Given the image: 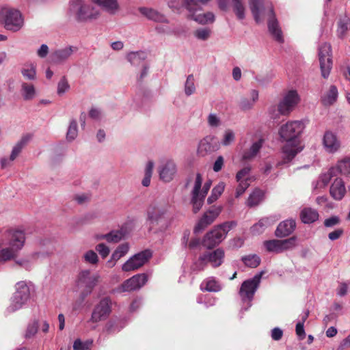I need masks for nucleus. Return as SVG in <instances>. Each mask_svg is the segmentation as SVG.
Returning a JSON list of instances; mask_svg holds the SVG:
<instances>
[{
    "instance_id": "nucleus-2",
    "label": "nucleus",
    "mask_w": 350,
    "mask_h": 350,
    "mask_svg": "<svg viewBox=\"0 0 350 350\" xmlns=\"http://www.w3.org/2000/svg\"><path fill=\"white\" fill-rule=\"evenodd\" d=\"M249 5L252 14L256 23H260L262 21L264 15L267 14L268 16V29L270 33L277 42L282 43L284 42L282 31L275 18L271 4L267 5V12L265 11L262 0H249Z\"/></svg>"
},
{
    "instance_id": "nucleus-3",
    "label": "nucleus",
    "mask_w": 350,
    "mask_h": 350,
    "mask_svg": "<svg viewBox=\"0 0 350 350\" xmlns=\"http://www.w3.org/2000/svg\"><path fill=\"white\" fill-rule=\"evenodd\" d=\"M68 14L78 23H88L99 16V11L84 0H70Z\"/></svg>"
},
{
    "instance_id": "nucleus-21",
    "label": "nucleus",
    "mask_w": 350,
    "mask_h": 350,
    "mask_svg": "<svg viewBox=\"0 0 350 350\" xmlns=\"http://www.w3.org/2000/svg\"><path fill=\"white\" fill-rule=\"evenodd\" d=\"M347 193V189L344 180L341 177H336L329 187L331 197L336 201L342 200Z\"/></svg>"
},
{
    "instance_id": "nucleus-15",
    "label": "nucleus",
    "mask_w": 350,
    "mask_h": 350,
    "mask_svg": "<svg viewBox=\"0 0 350 350\" xmlns=\"http://www.w3.org/2000/svg\"><path fill=\"white\" fill-rule=\"evenodd\" d=\"M169 210V205L165 202H154L147 208V221L150 224H157Z\"/></svg>"
},
{
    "instance_id": "nucleus-31",
    "label": "nucleus",
    "mask_w": 350,
    "mask_h": 350,
    "mask_svg": "<svg viewBox=\"0 0 350 350\" xmlns=\"http://www.w3.org/2000/svg\"><path fill=\"white\" fill-rule=\"evenodd\" d=\"M349 30H350V18L345 13L338 17L336 30L337 36L340 38H343Z\"/></svg>"
},
{
    "instance_id": "nucleus-63",
    "label": "nucleus",
    "mask_w": 350,
    "mask_h": 350,
    "mask_svg": "<svg viewBox=\"0 0 350 350\" xmlns=\"http://www.w3.org/2000/svg\"><path fill=\"white\" fill-rule=\"evenodd\" d=\"M254 105L253 101L249 98H243L240 101L239 107L243 110H249L252 108Z\"/></svg>"
},
{
    "instance_id": "nucleus-40",
    "label": "nucleus",
    "mask_w": 350,
    "mask_h": 350,
    "mask_svg": "<svg viewBox=\"0 0 350 350\" xmlns=\"http://www.w3.org/2000/svg\"><path fill=\"white\" fill-rule=\"evenodd\" d=\"M146 57V53L142 51H132L126 55L127 60L133 66H139Z\"/></svg>"
},
{
    "instance_id": "nucleus-13",
    "label": "nucleus",
    "mask_w": 350,
    "mask_h": 350,
    "mask_svg": "<svg viewBox=\"0 0 350 350\" xmlns=\"http://www.w3.org/2000/svg\"><path fill=\"white\" fill-rule=\"evenodd\" d=\"M152 257V252L149 250H145L132 256L122 265V270L124 272H130L139 269Z\"/></svg>"
},
{
    "instance_id": "nucleus-14",
    "label": "nucleus",
    "mask_w": 350,
    "mask_h": 350,
    "mask_svg": "<svg viewBox=\"0 0 350 350\" xmlns=\"http://www.w3.org/2000/svg\"><path fill=\"white\" fill-rule=\"evenodd\" d=\"M112 302L109 297L102 298L94 306L90 321L98 323L106 319L111 312Z\"/></svg>"
},
{
    "instance_id": "nucleus-50",
    "label": "nucleus",
    "mask_w": 350,
    "mask_h": 350,
    "mask_svg": "<svg viewBox=\"0 0 350 350\" xmlns=\"http://www.w3.org/2000/svg\"><path fill=\"white\" fill-rule=\"evenodd\" d=\"M78 135V126L76 120L72 119L70 122V124L66 133V139L71 142L76 139Z\"/></svg>"
},
{
    "instance_id": "nucleus-19",
    "label": "nucleus",
    "mask_w": 350,
    "mask_h": 350,
    "mask_svg": "<svg viewBox=\"0 0 350 350\" xmlns=\"http://www.w3.org/2000/svg\"><path fill=\"white\" fill-rule=\"evenodd\" d=\"M222 207L221 206H213L206 212L204 213L202 217L198 221L194 228V232L199 233L204 230L208 226L211 225L221 212Z\"/></svg>"
},
{
    "instance_id": "nucleus-28",
    "label": "nucleus",
    "mask_w": 350,
    "mask_h": 350,
    "mask_svg": "<svg viewBox=\"0 0 350 350\" xmlns=\"http://www.w3.org/2000/svg\"><path fill=\"white\" fill-rule=\"evenodd\" d=\"M338 91L334 85H331L328 90L325 91L321 96V101L324 106L334 105L338 99Z\"/></svg>"
},
{
    "instance_id": "nucleus-60",
    "label": "nucleus",
    "mask_w": 350,
    "mask_h": 350,
    "mask_svg": "<svg viewBox=\"0 0 350 350\" xmlns=\"http://www.w3.org/2000/svg\"><path fill=\"white\" fill-rule=\"evenodd\" d=\"M168 7L174 12H179L182 8H184L183 1L180 2L179 0H171L167 3Z\"/></svg>"
},
{
    "instance_id": "nucleus-12",
    "label": "nucleus",
    "mask_w": 350,
    "mask_h": 350,
    "mask_svg": "<svg viewBox=\"0 0 350 350\" xmlns=\"http://www.w3.org/2000/svg\"><path fill=\"white\" fill-rule=\"evenodd\" d=\"M319 61L322 77L327 79L332 68V47L325 42L319 47Z\"/></svg>"
},
{
    "instance_id": "nucleus-10",
    "label": "nucleus",
    "mask_w": 350,
    "mask_h": 350,
    "mask_svg": "<svg viewBox=\"0 0 350 350\" xmlns=\"http://www.w3.org/2000/svg\"><path fill=\"white\" fill-rule=\"evenodd\" d=\"M202 178L200 174L198 173L195 179L194 186L191 191V204L193 212L198 213L204 204V198L206 196L211 186V181L207 180L202 187Z\"/></svg>"
},
{
    "instance_id": "nucleus-26",
    "label": "nucleus",
    "mask_w": 350,
    "mask_h": 350,
    "mask_svg": "<svg viewBox=\"0 0 350 350\" xmlns=\"http://www.w3.org/2000/svg\"><path fill=\"white\" fill-rule=\"evenodd\" d=\"M204 254L208 264H210L214 268L219 267L223 263L225 257L224 251L220 248L214 251L206 252Z\"/></svg>"
},
{
    "instance_id": "nucleus-18",
    "label": "nucleus",
    "mask_w": 350,
    "mask_h": 350,
    "mask_svg": "<svg viewBox=\"0 0 350 350\" xmlns=\"http://www.w3.org/2000/svg\"><path fill=\"white\" fill-rule=\"evenodd\" d=\"M146 273H138L126 280L118 288L120 292H131L138 291L148 282Z\"/></svg>"
},
{
    "instance_id": "nucleus-64",
    "label": "nucleus",
    "mask_w": 350,
    "mask_h": 350,
    "mask_svg": "<svg viewBox=\"0 0 350 350\" xmlns=\"http://www.w3.org/2000/svg\"><path fill=\"white\" fill-rule=\"evenodd\" d=\"M283 336V331L280 327H274L271 331V336L273 340H280Z\"/></svg>"
},
{
    "instance_id": "nucleus-57",
    "label": "nucleus",
    "mask_w": 350,
    "mask_h": 350,
    "mask_svg": "<svg viewBox=\"0 0 350 350\" xmlns=\"http://www.w3.org/2000/svg\"><path fill=\"white\" fill-rule=\"evenodd\" d=\"M38 321H33L32 323H29L27 326L25 337L31 338L38 331Z\"/></svg>"
},
{
    "instance_id": "nucleus-42",
    "label": "nucleus",
    "mask_w": 350,
    "mask_h": 350,
    "mask_svg": "<svg viewBox=\"0 0 350 350\" xmlns=\"http://www.w3.org/2000/svg\"><path fill=\"white\" fill-rule=\"evenodd\" d=\"M124 234L121 230H112L110 232L97 237L98 239H105L109 243H118L122 240Z\"/></svg>"
},
{
    "instance_id": "nucleus-32",
    "label": "nucleus",
    "mask_w": 350,
    "mask_h": 350,
    "mask_svg": "<svg viewBox=\"0 0 350 350\" xmlns=\"http://www.w3.org/2000/svg\"><path fill=\"white\" fill-rule=\"evenodd\" d=\"M335 168L336 174H340L344 176H350V157L346 156L338 160L336 163L333 165Z\"/></svg>"
},
{
    "instance_id": "nucleus-39",
    "label": "nucleus",
    "mask_w": 350,
    "mask_h": 350,
    "mask_svg": "<svg viewBox=\"0 0 350 350\" xmlns=\"http://www.w3.org/2000/svg\"><path fill=\"white\" fill-rule=\"evenodd\" d=\"M232 4V10L237 18L239 21L245 18L246 6L244 0H231Z\"/></svg>"
},
{
    "instance_id": "nucleus-9",
    "label": "nucleus",
    "mask_w": 350,
    "mask_h": 350,
    "mask_svg": "<svg viewBox=\"0 0 350 350\" xmlns=\"http://www.w3.org/2000/svg\"><path fill=\"white\" fill-rule=\"evenodd\" d=\"M0 23L4 25L7 30L16 32L23 27L24 19L18 10L4 7L0 9Z\"/></svg>"
},
{
    "instance_id": "nucleus-25",
    "label": "nucleus",
    "mask_w": 350,
    "mask_h": 350,
    "mask_svg": "<svg viewBox=\"0 0 350 350\" xmlns=\"http://www.w3.org/2000/svg\"><path fill=\"white\" fill-rule=\"evenodd\" d=\"M295 227L296 222L294 219H286L278 224L275 234L280 238L287 237L295 230Z\"/></svg>"
},
{
    "instance_id": "nucleus-56",
    "label": "nucleus",
    "mask_w": 350,
    "mask_h": 350,
    "mask_svg": "<svg viewBox=\"0 0 350 350\" xmlns=\"http://www.w3.org/2000/svg\"><path fill=\"white\" fill-rule=\"evenodd\" d=\"M237 182L239 183V185L237 186L235 191V197L237 198L241 196L250 186V183L247 180Z\"/></svg>"
},
{
    "instance_id": "nucleus-5",
    "label": "nucleus",
    "mask_w": 350,
    "mask_h": 350,
    "mask_svg": "<svg viewBox=\"0 0 350 350\" xmlns=\"http://www.w3.org/2000/svg\"><path fill=\"white\" fill-rule=\"evenodd\" d=\"M264 272L256 273L253 278L245 280L239 291L242 306L241 312L247 311L252 306V301L259 286Z\"/></svg>"
},
{
    "instance_id": "nucleus-1",
    "label": "nucleus",
    "mask_w": 350,
    "mask_h": 350,
    "mask_svg": "<svg viewBox=\"0 0 350 350\" xmlns=\"http://www.w3.org/2000/svg\"><path fill=\"white\" fill-rule=\"evenodd\" d=\"M304 129L303 122L289 121L282 125L279 130L281 139L285 142L282 148V161L281 163L291 162L295 157L303 150L300 135Z\"/></svg>"
},
{
    "instance_id": "nucleus-54",
    "label": "nucleus",
    "mask_w": 350,
    "mask_h": 350,
    "mask_svg": "<svg viewBox=\"0 0 350 350\" xmlns=\"http://www.w3.org/2000/svg\"><path fill=\"white\" fill-rule=\"evenodd\" d=\"M251 171V167L250 166H246L239 170L236 175L237 181H244L247 180L250 183V178H249L250 173Z\"/></svg>"
},
{
    "instance_id": "nucleus-23",
    "label": "nucleus",
    "mask_w": 350,
    "mask_h": 350,
    "mask_svg": "<svg viewBox=\"0 0 350 350\" xmlns=\"http://www.w3.org/2000/svg\"><path fill=\"white\" fill-rule=\"evenodd\" d=\"M77 50L76 47L71 46L55 50L50 56L51 61L54 64H61L66 62Z\"/></svg>"
},
{
    "instance_id": "nucleus-17",
    "label": "nucleus",
    "mask_w": 350,
    "mask_h": 350,
    "mask_svg": "<svg viewBox=\"0 0 350 350\" xmlns=\"http://www.w3.org/2000/svg\"><path fill=\"white\" fill-rule=\"evenodd\" d=\"M300 97L295 90L288 91L278 105V110L281 115H288L299 102Z\"/></svg>"
},
{
    "instance_id": "nucleus-30",
    "label": "nucleus",
    "mask_w": 350,
    "mask_h": 350,
    "mask_svg": "<svg viewBox=\"0 0 350 350\" xmlns=\"http://www.w3.org/2000/svg\"><path fill=\"white\" fill-rule=\"evenodd\" d=\"M264 140L259 139L258 140L253 142L250 147L243 150L242 154L243 160H251L256 157L260 150L262 147Z\"/></svg>"
},
{
    "instance_id": "nucleus-27",
    "label": "nucleus",
    "mask_w": 350,
    "mask_h": 350,
    "mask_svg": "<svg viewBox=\"0 0 350 350\" xmlns=\"http://www.w3.org/2000/svg\"><path fill=\"white\" fill-rule=\"evenodd\" d=\"M275 221L276 218L273 216L262 217L250 228V231L254 235L260 234Z\"/></svg>"
},
{
    "instance_id": "nucleus-33",
    "label": "nucleus",
    "mask_w": 350,
    "mask_h": 350,
    "mask_svg": "<svg viewBox=\"0 0 350 350\" xmlns=\"http://www.w3.org/2000/svg\"><path fill=\"white\" fill-rule=\"evenodd\" d=\"M139 12L150 20L159 23H168L166 17L157 11L148 8H140Z\"/></svg>"
},
{
    "instance_id": "nucleus-7",
    "label": "nucleus",
    "mask_w": 350,
    "mask_h": 350,
    "mask_svg": "<svg viewBox=\"0 0 350 350\" xmlns=\"http://www.w3.org/2000/svg\"><path fill=\"white\" fill-rule=\"evenodd\" d=\"M7 237L9 239V247L0 251V260L3 261L12 258L22 249L25 241V232L21 229L8 230Z\"/></svg>"
},
{
    "instance_id": "nucleus-43",
    "label": "nucleus",
    "mask_w": 350,
    "mask_h": 350,
    "mask_svg": "<svg viewBox=\"0 0 350 350\" xmlns=\"http://www.w3.org/2000/svg\"><path fill=\"white\" fill-rule=\"evenodd\" d=\"M235 139V132L230 129H226L224 130L222 134L220 144L224 147H228L231 146L234 142Z\"/></svg>"
},
{
    "instance_id": "nucleus-48",
    "label": "nucleus",
    "mask_w": 350,
    "mask_h": 350,
    "mask_svg": "<svg viewBox=\"0 0 350 350\" xmlns=\"http://www.w3.org/2000/svg\"><path fill=\"white\" fill-rule=\"evenodd\" d=\"M196 90L194 76L192 74L189 75L185 83L184 92L186 96H190L195 93Z\"/></svg>"
},
{
    "instance_id": "nucleus-29",
    "label": "nucleus",
    "mask_w": 350,
    "mask_h": 350,
    "mask_svg": "<svg viewBox=\"0 0 350 350\" xmlns=\"http://www.w3.org/2000/svg\"><path fill=\"white\" fill-rule=\"evenodd\" d=\"M200 289L207 292H219L222 289L221 282L215 277H208L203 280L200 284Z\"/></svg>"
},
{
    "instance_id": "nucleus-8",
    "label": "nucleus",
    "mask_w": 350,
    "mask_h": 350,
    "mask_svg": "<svg viewBox=\"0 0 350 350\" xmlns=\"http://www.w3.org/2000/svg\"><path fill=\"white\" fill-rule=\"evenodd\" d=\"M237 224L236 221H230L217 226L206 234L202 240V245L209 249L214 247L226 238L227 233Z\"/></svg>"
},
{
    "instance_id": "nucleus-11",
    "label": "nucleus",
    "mask_w": 350,
    "mask_h": 350,
    "mask_svg": "<svg viewBox=\"0 0 350 350\" xmlns=\"http://www.w3.org/2000/svg\"><path fill=\"white\" fill-rule=\"evenodd\" d=\"M98 273H92L90 270H81L77 278V285L79 288L82 289L81 296L85 297L90 295L94 288L98 284L100 280Z\"/></svg>"
},
{
    "instance_id": "nucleus-44",
    "label": "nucleus",
    "mask_w": 350,
    "mask_h": 350,
    "mask_svg": "<svg viewBox=\"0 0 350 350\" xmlns=\"http://www.w3.org/2000/svg\"><path fill=\"white\" fill-rule=\"evenodd\" d=\"M109 13H114L118 8L117 0H92Z\"/></svg>"
},
{
    "instance_id": "nucleus-49",
    "label": "nucleus",
    "mask_w": 350,
    "mask_h": 350,
    "mask_svg": "<svg viewBox=\"0 0 350 350\" xmlns=\"http://www.w3.org/2000/svg\"><path fill=\"white\" fill-rule=\"evenodd\" d=\"M241 260L246 266L251 268H256L260 263V258L256 254L244 256Z\"/></svg>"
},
{
    "instance_id": "nucleus-51",
    "label": "nucleus",
    "mask_w": 350,
    "mask_h": 350,
    "mask_svg": "<svg viewBox=\"0 0 350 350\" xmlns=\"http://www.w3.org/2000/svg\"><path fill=\"white\" fill-rule=\"evenodd\" d=\"M129 250L128 243H122L120 245L111 255V260L117 261L122 256L126 255Z\"/></svg>"
},
{
    "instance_id": "nucleus-38",
    "label": "nucleus",
    "mask_w": 350,
    "mask_h": 350,
    "mask_svg": "<svg viewBox=\"0 0 350 350\" xmlns=\"http://www.w3.org/2000/svg\"><path fill=\"white\" fill-rule=\"evenodd\" d=\"M213 139L211 136H206L200 141L198 147V154L204 156L213 151L214 148L211 144Z\"/></svg>"
},
{
    "instance_id": "nucleus-24",
    "label": "nucleus",
    "mask_w": 350,
    "mask_h": 350,
    "mask_svg": "<svg viewBox=\"0 0 350 350\" xmlns=\"http://www.w3.org/2000/svg\"><path fill=\"white\" fill-rule=\"evenodd\" d=\"M335 168L333 166L330 167L327 171L322 172L316 182L312 183L314 189H323L328 185L331 179L336 176Z\"/></svg>"
},
{
    "instance_id": "nucleus-53",
    "label": "nucleus",
    "mask_w": 350,
    "mask_h": 350,
    "mask_svg": "<svg viewBox=\"0 0 350 350\" xmlns=\"http://www.w3.org/2000/svg\"><path fill=\"white\" fill-rule=\"evenodd\" d=\"M208 265V262L204 254H201L198 259L193 264L191 267V269L193 271H200L204 270L206 265Z\"/></svg>"
},
{
    "instance_id": "nucleus-47",
    "label": "nucleus",
    "mask_w": 350,
    "mask_h": 350,
    "mask_svg": "<svg viewBox=\"0 0 350 350\" xmlns=\"http://www.w3.org/2000/svg\"><path fill=\"white\" fill-rule=\"evenodd\" d=\"M193 33L196 40L200 41H206L211 38L212 30L210 27H200L194 30Z\"/></svg>"
},
{
    "instance_id": "nucleus-61",
    "label": "nucleus",
    "mask_w": 350,
    "mask_h": 350,
    "mask_svg": "<svg viewBox=\"0 0 350 350\" xmlns=\"http://www.w3.org/2000/svg\"><path fill=\"white\" fill-rule=\"evenodd\" d=\"M96 250L103 258H106L109 254V248L104 243H99L96 246Z\"/></svg>"
},
{
    "instance_id": "nucleus-55",
    "label": "nucleus",
    "mask_w": 350,
    "mask_h": 350,
    "mask_svg": "<svg viewBox=\"0 0 350 350\" xmlns=\"http://www.w3.org/2000/svg\"><path fill=\"white\" fill-rule=\"evenodd\" d=\"M70 89V85L65 77H63L57 83V94L61 96Z\"/></svg>"
},
{
    "instance_id": "nucleus-41",
    "label": "nucleus",
    "mask_w": 350,
    "mask_h": 350,
    "mask_svg": "<svg viewBox=\"0 0 350 350\" xmlns=\"http://www.w3.org/2000/svg\"><path fill=\"white\" fill-rule=\"evenodd\" d=\"M23 77L29 81L36 79V66L34 63H26L21 70Z\"/></svg>"
},
{
    "instance_id": "nucleus-59",
    "label": "nucleus",
    "mask_w": 350,
    "mask_h": 350,
    "mask_svg": "<svg viewBox=\"0 0 350 350\" xmlns=\"http://www.w3.org/2000/svg\"><path fill=\"white\" fill-rule=\"evenodd\" d=\"M340 219L338 216L334 215L329 218H327L324 221V226L326 228H332L335 226L340 224Z\"/></svg>"
},
{
    "instance_id": "nucleus-22",
    "label": "nucleus",
    "mask_w": 350,
    "mask_h": 350,
    "mask_svg": "<svg viewBox=\"0 0 350 350\" xmlns=\"http://www.w3.org/2000/svg\"><path fill=\"white\" fill-rule=\"evenodd\" d=\"M176 166L173 161L169 160L161 163L158 172L160 179L164 182H170L176 174Z\"/></svg>"
},
{
    "instance_id": "nucleus-46",
    "label": "nucleus",
    "mask_w": 350,
    "mask_h": 350,
    "mask_svg": "<svg viewBox=\"0 0 350 350\" xmlns=\"http://www.w3.org/2000/svg\"><path fill=\"white\" fill-rule=\"evenodd\" d=\"M29 137L28 135L24 136L21 138V139L18 142L16 145L13 147L10 157V160L14 161L21 153L23 148L25 147V146L27 144L28 141L29 140Z\"/></svg>"
},
{
    "instance_id": "nucleus-20",
    "label": "nucleus",
    "mask_w": 350,
    "mask_h": 350,
    "mask_svg": "<svg viewBox=\"0 0 350 350\" xmlns=\"http://www.w3.org/2000/svg\"><path fill=\"white\" fill-rule=\"evenodd\" d=\"M322 143L325 150L329 154L337 152L341 146L337 135L330 131L324 133Z\"/></svg>"
},
{
    "instance_id": "nucleus-16",
    "label": "nucleus",
    "mask_w": 350,
    "mask_h": 350,
    "mask_svg": "<svg viewBox=\"0 0 350 350\" xmlns=\"http://www.w3.org/2000/svg\"><path fill=\"white\" fill-rule=\"evenodd\" d=\"M295 242L296 238L293 237L284 240L271 239L265 241L263 246L267 252L278 254L293 249L295 246Z\"/></svg>"
},
{
    "instance_id": "nucleus-37",
    "label": "nucleus",
    "mask_w": 350,
    "mask_h": 350,
    "mask_svg": "<svg viewBox=\"0 0 350 350\" xmlns=\"http://www.w3.org/2000/svg\"><path fill=\"white\" fill-rule=\"evenodd\" d=\"M319 217L318 211L312 208H304L300 213L301 219L304 224H312L318 220Z\"/></svg>"
},
{
    "instance_id": "nucleus-62",
    "label": "nucleus",
    "mask_w": 350,
    "mask_h": 350,
    "mask_svg": "<svg viewBox=\"0 0 350 350\" xmlns=\"http://www.w3.org/2000/svg\"><path fill=\"white\" fill-rule=\"evenodd\" d=\"M295 332L299 340H304L306 337L304 324L303 322H297L295 327Z\"/></svg>"
},
{
    "instance_id": "nucleus-34",
    "label": "nucleus",
    "mask_w": 350,
    "mask_h": 350,
    "mask_svg": "<svg viewBox=\"0 0 350 350\" xmlns=\"http://www.w3.org/2000/svg\"><path fill=\"white\" fill-rule=\"evenodd\" d=\"M21 86V94L24 100H31L36 98L37 92L33 84L22 82Z\"/></svg>"
},
{
    "instance_id": "nucleus-52",
    "label": "nucleus",
    "mask_w": 350,
    "mask_h": 350,
    "mask_svg": "<svg viewBox=\"0 0 350 350\" xmlns=\"http://www.w3.org/2000/svg\"><path fill=\"white\" fill-rule=\"evenodd\" d=\"M207 124L210 128L217 129L221 125V120L217 113H211L207 117Z\"/></svg>"
},
{
    "instance_id": "nucleus-4",
    "label": "nucleus",
    "mask_w": 350,
    "mask_h": 350,
    "mask_svg": "<svg viewBox=\"0 0 350 350\" xmlns=\"http://www.w3.org/2000/svg\"><path fill=\"white\" fill-rule=\"evenodd\" d=\"M33 285L25 281H21L16 284V291L10 299V305L6 308L7 314L14 313L27 305L31 299Z\"/></svg>"
},
{
    "instance_id": "nucleus-45",
    "label": "nucleus",
    "mask_w": 350,
    "mask_h": 350,
    "mask_svg": "<svg viewBox=\"0 0 350 350\" xmlns=\"http://www.w3.org/2000/svg\"><path fill=\"white\" fill-rule=\"evenodd\" d=\"M154 163L152 161H148L144 167V176L142 180L144 187H148L150 185Z\"/></svg>"
},
{
    "instance_id": "nucleus-35",
    "label": "nucleus",
    "mask_w": 350,
    "mask_h": 350,
    "mask_svg": "<svg viewBox=\"0 0 350 350\" xmlns=\"http://www.w3.org/2000/svg\"><path fill=\"white\" fill-rule=\"evenodd\" d=\"M124 327V323L120 319H112L109 321L104 328V332L111 335L119 332Z\"/></svg>"
},
{
    "instance_id": "nucleus-36",
    "label": "nucleus",
    "mask_w": 350,
    "mask_h": 350,
    "mask_svg": "<svg viewBox=\"0 0 350 350\" xmlns=\"http://www.w3.org/2000/svg\"><path fill=\"white\" fill-rule=\"evenodd\" d=\"M265 199L264 191L256 188L249 196L247 205L249 207H254L259 205Z\"/></svg>"
},
{
    "instance_id": "nucleus-6",
    "label": "nucleus",
    "mask_w": 350,
    "mask_h": 350,
    "mask_svg": "<svg viewBox=\"0 0 350 350\" xmlns=\"http://www.w3.org/2000/svg\"><path fill=\"white\" fill-rule=\"evenodd\" d=\"M210 0H183V5L188 12V18L191 19L200 25L213 23L215 21V15L211 12L206 13H198L202 10V6Z\"/></svg>"
},
{
    "instance_id": "nucleus-58",
    "label": "nucleus",
    "mask_w": 350,
    "mask_h": 350,
    "mask_svg": "<svg viewBox=\"0 0 350 350\" xmlns=\"http://www.w3.org/2000/svg\"><path fill=\"white\" fill-rule=\"evenodd\" d=\"M83 258L85 262L92 265H95L98 262V258L95 252L93 250H89L85 253Z\"/></svg>"
}]
</instances>
